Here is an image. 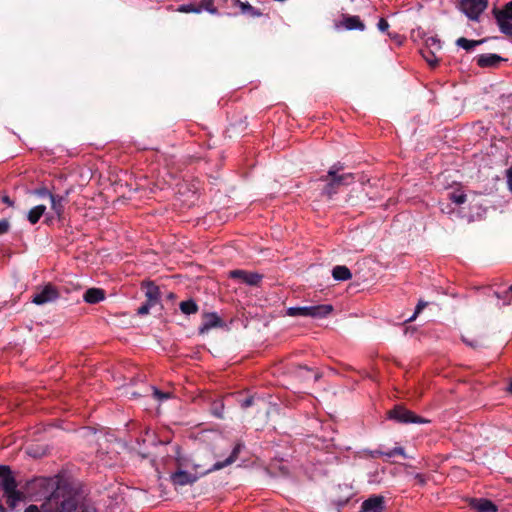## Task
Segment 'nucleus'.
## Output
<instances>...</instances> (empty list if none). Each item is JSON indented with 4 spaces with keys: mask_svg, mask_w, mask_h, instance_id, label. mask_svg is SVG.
I'll use <instances>...</instances> for the list:
<instances>
[{
    "mask_svg": "<svg viewBox=\"0 0 512 512\" xmlns=\"http://www.w3.org/2000/svg\"><path fill=\"white\" fill-rule=\"evenodd\" d=\"M343 168V164L337 162L329 168L326 175L319 178L320 181L325 182V185L322 188V194L327 196L329 199L339 191L340 187L348 186L355 180L354 174L352 173L340 174Z\"/></svg>",
    "mask_w": 512,
    "mask_h": 512,
    "instance_id": "obj_1",
    "label": "nucleus"
},
{
    "mask_svg": "<svg viewBox=\"0 0 512 512\" xmlns=\"http://www.w3.org/2000/svg\"><path fill=\"white\" fill-rule=\"evenodd\" d=\"M333 311V306L330 304H320L315 306L306 307H290L287 309L286 314L291 317L303 316L311 318H325Z\"/></svg>",
    "mask_w": 512,
    "mask_h": 512,
    "instance_id": "obj_2",
    "label": "nucleus"
},
{
    "mask_svg": "<svg viewBox=\"0 0 512 512\" xmlns=\"http://www.w3.org/2000/svg\"><path fill=\"white\" fill-rule=\"evenodd\" d=\"M51 499L55 501L59 512H74L78 506L77 496L71 491H66V488L58 487L52 493Z\"/></svg>",
    "mask_w": 512,
    "mask_h": 512,
    "instance_id": "obj_3",
    "label": "nucleus"
},
{
    "mask_svg": "<svg viewBox=\"0 0 512 512\" xmlns=\"http://www.w3.org/2000/svg\"><path fill=\"white\" fill-rule=\"evenodd\" d=\"M388 417L390 419H393L399 423H417V424H423L428 423L429 421L427 419H424L423 417L416 415L411 410L406 409L404 406L396 405L393 409H391L388 412Z\"/></svg>",
    "mask_w": 512,
    "mask_h": 512,
    "instance_id": "obj_4",
    "label": "nucleus"
},
{
    "mask_svg": "<svg viewBox=\"0 0 512 512\" xmlns=\"http://www.w3.org/2000/svg\"><path fill=\"white\" fill-rule=\"evenodd\" d=\"M488 0H461L460 8L466 16L477 21L482 12L487 8Z\"/></svg>",
    "mask_w": 512,
    "mask_h": 512,
    "instance_id": "obj_5",
    "label": "nucleus"
},
{
    "mask_svg": "<svg viewBox=\"0 0 512 512\" xmlns=\"http://www.w3.org/2000/svg\"><path fill=\"white\" fill-rule=\"evenodd\" d=\"M229 277L240 280L249 286L259 287L264 276L257 272L236 269L229 272Z\"/></svg>",
    "mask_w": 512,
    "mask_h": 512,
    "instance_id": "obj_6",
    "label": "nucleus"
},
{
    "mask_svg": "<svg viewBox=\"0 0 512 512\" xmlns=\"http://www.w3.org/2000/svg\"><path fill=\"white\" fill-rule=\"evenodd\" d=\"M354 496V492L352 487L349 485H339L331 498V503L340 511L344 506H346L349 501Z\"/></svg>",
    "mask_w": 512,
    "mask_h": 512,
    "instance_id": "obj_7",
    "label": "nucleus"
},
{
    "mask_svg": "<svg viewBox=\"0 0 512 512\" xmlns=\"http://www.w3.org/2000/svg\"><path fill=\"white\" fill-rule=\"evenodd\" d=\"M59 297V291L52 284H47L39 292H36L32 297V302L36 305H43L52 302Z\"/></svg>",
    "mask_w": 512,
    "mask_h": 512,
    "instance_id": "obj_8",
    "label": "nucleus"
},
{
    "mask_svg": "<svg viewBox=\"0 0 512 512\" xmlns=\"http://www.w3.org/2000/svg\"><path fill=\"white\" fill-rule=\"evenodd\" d=\"M224 321L215 312H207L202 315V324L200 325L199 334H205L212 328L224 327Z\"/></svg>",
    "mask_w": 512,
    "mask_h": 512,
    "instance_id": "obj_9",
    "label": "nucleus"
},
{
    "mask_svg": "<svg viewBox=\"0 0 512 512\" xmlns=\"http://www.w3.org/2000/svg\"><path fill=\"white\" fill-rule=\"evenodd\" d=\"M0 488L5 492H10L17 488L16 479L7 465H0Z\"/></svg>",
    "mask_w": 512,
    "mask_h": 512,
    "instance_id": "obj_10",
    "label": "nucleus"
},
{
    "mask_svg": "<svg viewBox=\"0 0 512 512\" xmlns=\"http://www.w3.org/2000/svg\"><path fill=\"white\" fill-rule=\"evenodd\" d=\"M385 498L382 495H373L363 501L360 512H383Z\"/></svg>",
    "mask_w": 512,
    "mask_h": 512,
    "instance_id": "obj_11",
    "label": "nucleus"
},
{
    "mask_svg": "<svg viewBox=\"0 0 512 512\" xmlns=\"http://www.w3.org/2000/svg\"><path fill=\"white\" fill-rule=\"evenodd\" d=\"M198 477L194 474H191L187 471H184L182 469H178L174 473L171 474L170 480L173 483V485L176 486H184L188 484H193L196 482Z\"/></svg>",
    "mask_w": 512,
    "mask_h": 512,
    "instance_id": "obj_12",
    "label": "nucleus"
},
{
    "mask_svg": "<svg viewBox=\"0 0 512 512\" xmlns=\"http://www.w3.org/2000/svg\"><path fill=\"white\" fill-rule=\"evenodd\" d=\"M69 190H66L64 195H50L51 209L56 214L57 218L61 220L64 215V205L68 200Z\"/></svg>",
    "mask_w": 512,
    "mask_h": 512,
    "instance_id": "obj_13",
    "label": "nucleus"
},
{
    "mask_svg": "<svg viewBox=\"0 0 512 512\" xmlns=\"http://www.w3.org/2000/svg\"><path fill=\"white\" fill-rule=\"evenodd\" d=\"M502 61L505 59L493 53L481 54L476 58V63L481 68L497 67Z\"/></svg>",
    "mask_w": 512,
    "mask_h": 512,
    "instance_id": "obj_14",
    "label": "nucleus"
},
{
    "mask_svg": "<svg viewBox=\"0 0 512 512\" xmlns=\"http://www.w3.org/2000/svg\"><path fill=\"white\" fill-rule=\"evenodd\" d=\"M241 449H242V445L236 444L235 447L233 448L231 454L225 460L217 461L216 463H214L213 466L206 471V473L220 470V469L234 463L237 460Z\"/></svg>",
    "mask_w": 512,
    "mask_h": 512,
    "instance_id": "obj_15",
    "label": "nucleus"
},
{
    "mask_svg": "<svg viewBox=\"0 0 512 512\" xmlns=\"http://www.w3.org/2000/svg\"><path fill=\"white\" fill-rule=\"evenodd\" d=\"M470 506L476 512H497V506L489 499L480 498V499H472L470 502Z\"/></svg>",
    "mask_w": 512,
    "mask_h": 512,
    "instance_id": "obj_16",
    "label": "nucleus"
},
{
    "mask_svg": "<svg viewBox=\"0 0 512 512\" xmlns=\"http://www.w3.org/2000/svg\"><path fill=\"white\" fill-rule=\"evenodd\" d=\"M142 288L145 289L147 302L156 305L160 301V289L154 282L145 281L142 283Z\"/></svg>",
    "mask_w": 512,
    "mask_h": 512,
    "instance_id": "obj_17",
    "label": "nucleus"
},
{
    "mask_svg": "<svg viewBox=\"0 0 512 512\" xmlns=\"http://www.w3.org/2000/svg\"><path fill=\"white\" fill-rule=\"evenodd\" d=\"M340 24L346 30L363 31L365 29V24L361 21L359 16H352V15L344 14Z\"/></svg>",
    "mask_w": 512,
    "mask_h": 512,
    "instance_id": "obj_18",
    "label": "nucleus"
},
{
    "mask_svg": "<svg viewBox=\"0 0 512 512\" xmlns=\"http://www.w3.org/2000/svg\"><path fill=\"white\" fill-rule=\"evenodd\" d=\"M492 14L496 22L512 21V0L507 2L501 9L494 7Z\"/></svg>",
    "mask_w": 512,
    "mask_h": 512,
    "instance_id": "obj_19",
    "label": "nucleus"
},
{
    "mask_svg": "<svg viewBox=\"0 0 512 512\" xmlns=\"http://www.w3.org/2000/svg\"><path fill=\"white\" fill-rule=\"evenodd\" d=\"M86 303L97 304L105 299V291L100 288H89L83 295Z\"/></svg>",
    "mask_w": 512,
    "mask_h": 512,
    "instance_id": "obj_20",
    "label": "nucleus"
},
{
    "mask_svg": "<svg viewBox=\"0 0 512 512\" xmlns=\"http://www.w3.org/2000/svg\"><path fill=\"white\" fill-rule=\"evenodd\" d=\"M6 497V503L11 510H14L20 502L25 500V495L21 491L14 488L10 492L4 493Z\"/></svg>",
    "mask_w": 512,
    "mask_h": 512,
    "instance_id": "obj_21",
    "label": "nucleus"
},
{
    "mask_svg": "<svg viewBox=\"0 0 512 512\" xmlns=\"http://www.w3.org/2000/svg\"><path fill=\"white\" fill-rule=\"evenodd\" d=\"M233 6L239 7L242 14L248 15L252 18L261 17L263 15L261 10L253 7L248 2H242L240 0H233Z\"/></svg>",
    "mask_w": 512,
    "mask_h": 512,
    "instance_id": "obj_22",
    "label": "nucleus"
},
{
    "mask_svg": "<svg viewBox=\"0 0 512 512\" xmlns=\"http://www.w3.org/2000/svg\"><path fill=\"white\" fill-rule=\"evenodd\" d=\"M332 276L337 281H347L352 278V273L348 267L337 265L332 270Z\"/></svg>",
    "mask_w": 512,
    "mask_h": 512,
    "instance_id": "obj_23",
    "label": "nucleus"
},
{
    "mask_svg": "<svg viewBox=\"0 0 512 512\" xmlns=\"http://www.w3.org/2000/svg\"><path fill=\"white\" fill-rule=\"evenodd\" d=\"M485 41H486V39L469 40L465 37H460L456 40V45L469 52V51L473 50L476 46H479L482 43H484Z\"/></svg>",
    "mask_w": 512,
    "mask_h": 512,
    "instance_id": "obj_24",
    "label": "nucleus"
},
{
    "mask_svg": "<svg viewBox=\"0 0 512 512\" xmlns=\"http://www.w3.org/2000/svg\"><path fill=\"white\" fill-rule=\"evenodd\" d=\"M45 211H46L45 205H37V206L33 207L28 212V215H27L28 221L32 225L38 223L40 218L44 215Z\"/></svg>",
    "mask_w": 512,
    "mask_h": 512,
    "instance_id": "obj_25",
    "label": "nucleus"
},
{
    "mask_svg": "<svg viewBox=\"0 0 512 512\" xmlns=\"http://www.w3.org/2000/svg\"><path fill=\"white\" fill-rule=\"evenodd\" d=\"M420 53L430 67L435 68L438 66L439 60L436 58L434 50L424 48L420 50Z\"/></svg>",
    "mask_w": 512,
    "mask_h": 512,
    "instance_id": "obj_26",
    "label": "nucleus"
},
{
    "mask_svg": "<svg viewBox=\"0 0 512 512\" xmlns=\"http://www.w3.org/2000/svg\"><path fill=\"white\" fill-rule=\"evenodd\" d=\"M180 310L186 315L195 314L198 311V305L193 299L182 301L179 304Z\"/></svg>",
    "mask_w": 512,
    "mask_h": 512,
    "instance_id": "obj_27",
    "label": "nucleus"
},
{
    "mask_svg": "<svg viewBox=\"0 0 512 512\" xmlns=\"http://www.w3.org/2000/svg\"><path fill=\"white\" fill-rule=\"evenodd\" d=\"M215 2H216V0H201L198 4L200 12L205 10V11L209 12L210 14L218 15L219 11L217 10V6H216Z\"/></svg>",
    "mask_w": 512,
    "mask_h": 512,
    "instance_id": "obj_28",
    "label": "nucleus"
},
{
    "mask_svg": "<svg viewBox=\"0 0 512 512\" xmlns=\"http://www.w3.org/2000/svg\"><path fill=\"white\" fill-rule=\"evenodd\" d=\"M210 411H211V413L214 416H216L218 418H222L223 417V411H224V403H223V401L220 400V399L214 400L211 403Z\"/></svg>",
    "mask_w": 512,
    "mask_h": 512,
    "instance_id": "obj_29",
    "label": "nucleus"
},
{
    "mask_svg": "<svg viewBox=\"0 0 512 512\" xmlns=\"http://www.w3.org/2000/svg\"><path fill=\"white\" fill-rule=\"evenodd\" d=\"M376 455H385L387 457H393L395 455H401L403 457H406L404 448H402V447H395V448H393L392 450H390L388 452H380V451L373 452L372 456L375 457Z\"/></svg>",
    "mask_w": 512,
    "mask_h": 512,
    "instance_id": "obj_30",
    "label": "nucleus"
},
{
    "mask_svg": "<svg viewBox=\"0 0 512 512\" xmlns=\"http://www.w3.org/2000/svg\"><path fill=\"white\" fill-rule=\"evenodd\" d=\"M466 194L464 192H461V191H453L451 193H449V199L455 203V204H463L466 202Z\"/></svg>",
    "mask_w": 512,
    "mask_h": 512,
    "instance_id": "obj_31",
    "label": "nucleus"
},
{
    "mask_svg": "<svg viewBox=\"0 0 512 512\" xmlns=\"http://www.w3.org/2000/svg\"><path fill=\"white\" fill-rule=\"evenodd\" d=\"M311 372V368L299 365L294 369L293 374L295 375V377L305 380L307 378V375L310 374Z\"/></svg>",
    "mask_w": 512,
    "mask_h": 512,
    "instance_id": "obj_32",
    "label": "nucleus"
},
{
    "mask_svg": "<svg viewBox=\"0 0 512 512\" xmlns=\"http://www.w3.org/2000/svg\"><path fill=\"white\" fill-rule=\"evenodd\" d=\"M178 12L181 13H200L198 5L195 4H182L177 8Z\"/></svg>",
    "mask_w": 512,
    "mask_h": 512,
    "instance_id": "obj_33",
    "label": "nucleus"
},
{
    "mask_svg": "<svg viewBox=\"0 0 512 512\" xmlns=\"http://www.w3.org/2000/svg\"><path fill=\"white\" fill-rule=\"evenodd\" d=\"M497 24L503 34L512 38V23L510 21H500Z\"/></svg>",
    "mask_w": 512,
    "mask_h": 512,
    "instance_id": "obj_34",
    "label": "nucleus"
},
{
    "mask_svg": "<svg viewBox=\"0 0 512 512\" xmlns=\"http://www.w3.org/2000/svg\"><path fill=\"white\" fill-rule=\"evenodd\" d=\"M425 48H429V49H432L434 51L440 50L441 49V42L436 37H429L426 40V47Z\"/></svg>",
    "mask_w": 512,
    "mask_h": 512,
    "instance_id": "obj_35",
    "label": "nucleus"
},
{
    "mask_svg": "<svg viewBox=\"0 0 512 512\" xmlns=\"http://www.w3.org/2000/svg\"><path fill=\"white\" fill-rule=\"evenodd\" d=\"M427 306V302L420 300L415 308L414 314L406 320V322H412L416 319L418 314Z\"/></svg>",
    "mask_w": 512,
    "mask_h": 512,
    "instance_id": "obj_36",
    "label": "nucleus"
},
{
    "mask_svg": "<svg viewBox=\"0 0 512 512\" xmlns=\"http://www.w3.org/2000/svg\"><path fill=\"white\" fill-rule=\"evenodd\" d=\"M32 194L39 196V197H49V198H50V195H53V193L50 192L48 190V188L45 186L34 189L32 191Z\"/></svg>",
    "mask_w": 512,
    "mask_h": 512,
    "instance_id": "obj_37",
    "label": "nucleus"
},
{
    "mask_svg": "<svg viewBox=\"0 0 512 512\" xmlns=\"http://www.w3.org/2000/svg\"><path fill=\"white\" fill-rule=\"evenodd\" d=\"M155 306L154 304L150 303V302H145L144 304H142L138 309H137V314L140 315V316H143V315H146L149 313L150 311V308Z\"/></svg>",
    "mask_w": 512,
    "mask_h": 512,
    "instance_id": "obj_38",
    "label": "nucleus"
},
{
    "mask_svg": "<svg viewBox=\"0 0 512 512\" xmlns=\"http://www.w3.org/2000/svg\"><path fill=\"white\" fill-rule=\"evenodd\" d=\"M151 390L153 391V395L159 399V400H164V399H168L170 398V393H164L162 391H160L159 389H157L156 387L154 386H151L150 387Z\"/></svg>",
    "mask_w": 512,
    "mask_h": 512,
    "instance_id": "obj_39",
    "label": "nucleus"
},
{
    "mask_svg": "<svg viewBox=\"0 0 512 512\" xmlns=\"http://www.w3.org/2000/svg\"><path fill=\"white\" fill-rule=\"evenodd\" d=\"M255 398L254 396H248L245 399L240 401V406L243 409L249 408L254 404Z\"/></svg>",
    "mask_w": 512,
    "mask_h": 512,
    "instance_id": "obj_40",
    "label": "nucleus"
},
{
    "mask_svg": "<svg viewBox=\"0 0 512 512\" xmlns=\"http://www.w3.org/2000/svg\"><path fill=\"white\" fill-rule=\"evenodd\" d=\"M377 27L380 31L386 32L389 28V23L385 18H380L378 21Z\"/></svg>",
    "mask_w": 512,
    "mask_h": 512,
    "instance_id": "obj_41",
    "label": "nucleus"
},
{
    "mask_svg": "<svg viewBox=\"0 0 512 512\" xmlns=\"http://www.w3.org/2000/svg\"><path fill=\"white\" fill-rule=\"evenodd\" d=\"M10 228L9 221L6 219L0 220V235L5 234L8 232Z\"/></svg>",
    "mask_w": 512,
    "mask_h": 512,
    "instance_id": "obj_42",
    "label": "nucleus"
},
{
    "mask_svg": "<svg viewBox=\"0 0 512 512\" xmlns=\"http://www.w3.org/2000/svg\"><path fill=\"white\" fill-rule=\"evenodd\" d=\"M462 341H463L466 345H468V346H470V347H472V348H478V347H481V344H480V342H479L478 340H469V339H467L465 336H462Z\"/></svg>",
    "mask_w": 512,
    "mask_h": 512,
    "instance_id": "obj_43",
    "label": "nucleus"
},
{
    "mask_svg": "<svg viewBox=\"0 0 512 512\" xmlns=\"http://www.w3.org/2000/svg\"><path fill=\"white\" fill-rule=\"evenodd\" d=\"M45 508V504H43L41 506V509L37 506V505H34V504H31L29 505L26 509H25V512H43V509ZM44 512H48L47 510H44Z\"/></svg>",
    "mask_w": 512,
    "mask_h": 512,
    "instance_id": "obj_44",
    "label": "nucleus"
},
{
    "mask_svg": "<svg viewBox=\"0 0 512 512\" xmlns=\"http://www.w3.org/2000/svg\"><path fill=\"white\" fill-rule=\"evenodd\" d=\"M215 3L219 11L220 8H227L229 3L233 5V0H216Z\"/></svg>",
    "mask_w": 512,
    "mask_h": 512,
    "instance_id": "obj_45",
    "label": "nucleus"
},
{
    "mask_svg": "<svg viewBox=\"0 0 512 512\" xmlns=\"http://www.w3.org/2000/svg\"><path fill=\"white\" fill-rule=\"evenodd\" d=\"M508 189L512 192V166L506 170Z\"/></svg>",
    "mask_w": 512,
    "mask_h": 512,
    "instance_id": "obj_46",
    "label": "nucleus"
},
{
    "mask_svg": "<svg viewBox=\"0 0 512 512\" xmlns=\"http://www.w3.org/2000/svg\"><path fill=\"white\" fill-rule=\"evenodd\" d=\"M474 208H476V209H477V215H478L479 217H481V216H482V214L486 212V209L482 208V206H481V205H479V204H474V205H473V204H470V210H473Z\"/></svg>",
    "mask_w": 512,
    "mask_h": 512,
    "instance_id": "obj_47",
    "label": "nucleus"
},
{
    "mask_svg": "<svg viewBox=\"0 0 512 512\" xmlns=\"http://www.w3.org/2000/svg\"><path fill=\"white\" fill-rule=\"evenodd\" d=\"M2 202L7 204L9 207H13L14 206V201L8 195H3L2 196Z\"/></svg>",
    "mask_w": 512,
    "mask_h": 512,
    "instance_id": "obj_48",
    "label": "nucleus"
},
{
    "mask_svg": "<svg viewBox=\"0 0 512 512\" xmlns=\"http://www.w3.org/2000/svg\"><path fill=\"white\" fill-rule=\"evenodd\" d=\"M512 296V285L508 288V290L505 291V304H510Z\"/></svg>",
    "mask_w": 512,
    "mask_h": 512,
    "instance_id": "obj_49",
    "label": "nucleus"
},
{
    "mask_svg": "<svg viewBox=\"0 0 512 512\" xmlns=\"http://www.w3.org/2000/svg\"><path fill=\"white\" fill-rule=\"evenodd\" d=\"M48 483V480L45 479V478H40V479H36L34 481V484L38 485V486H45L46 484Z\"/></svg>",
    "mask_w": 512,
    "mask_h": 512,
    "instance_id": "obj_50",
    "label": "nucleus"
},
{
    "mask_svg": "<svg viewBox=\"0 0 512 512\" xmlns=\"http://www.w3.org/2000/svg\"><path fill=\"white\" fill-rule=\"evenodd\" d=\"M494 295H495L498 299H500V300H502V301H503V305H506V304H505V301H506V299H505V291H504L503 293H500V292H494Z\"/></svg>",
    "mask_w": 512,
    "mask_h": 512,
    "instance_id": "obj_51",
    "label": "nucleus"
},
{
    "mask_svg": "<svg viewBox=\"0 0 512 512\" xmlns=\"http://www.w3.org/2000/svg\"><path fill=\"white\" fill-rule=\"evenodd\" d=\"M80 512H98V510L94 507H82Z\"/></svg>",
    "mask_w": 512,
    "mask_h": 512,
    "instance_id": "obj_52",
    "label": "nucleus"
},
{
    "mask_svg": "<svg viewBox=\"0 0 512 512\" xmlns=\"http://www.w3.org/2000/svg\"><path fill=\"white\" fill-rule=\"evenodd\" d=\"M145 435H146L147 437L151 438L152 443H153V444H155V440H154V436H155V435H154V433H153V432H151L149 429H147V430H146V432H145Z\"/></svg>",
    "mask_w": 512,
    "mask_h": 512,
    "instance_id": "obj_53",
    "label": "nucleus"
},
{
    "mask_svg": "<svg viewBox=\"0 0 512 512\" xmlns=\"http://www.w3.org/2000/svg\"><path fill=\"white\" fill-rule=\"evenodd\" d=\"M388 35L395 41H397L399 44L401 43V40H400V35L399 34H394L392 35L391 33H388Z\"/></svg>",
    "mask_w": 512,
    "mask_h": 512,
    "instance_id": "obj_54",
    "label": "nucleus"
},
{
    "mask_svg": "<svg viewBox=\"0 0 512 512\" xmlns=\"http://www.w3.org/2000/svg\"><path fill=\"white\" fill-rule=\"evenodd\" d=\"M321 376H322V375H321V373H320V372H315V373H314V381H315V382H316V381H318V380L321 378Z\"/></svg>",
    "mask_w": 512,
    "mask_h": 512,
    "instance_id": "obj_55",
    "label": "nucleus"
},
{
    "mask_svg": "<svg viewBox=\"0 0 512 512\" xmlns=\"http://www.w3.org/2000/svg\"><path fill=\"white\" fill-rule=\"evenodd\" d=\"M416 478H417L421 483H425V480H424L423 475H421V474H417V475H416Z\"/></svg>",
    "mask_w": 512,
    "mask_h": 512,
    "instance_id": "obj_56",
    "label": "nucleus"
},
{
    "mask_svg": "<svg viewBox=\"0 0 512 512\" xmlns=\"http://www.w3.org/2000/svg\"><path fill=\"white\" fill-rule=\"evenodd\" d=\"M508 391L512 394V380L509 383Z\"/></svg>",
    "mask_w": 512,
    "mask_h": 512,
    "instance_id": "obj_57",
    "label": "nucleus"
},
{
    "mask_svg": "<svg viewBox=\"0 0 512 512\" xmlns=\"http://www.w3.org/2000/svg\"><path fill=\"white\" fill-rule=\"evenodd\" d=\"M132 395H133V396H140V394L135 393V392H134V393H132Z\"/></svg>",
    "mask_w": 512,
    "mask_h": 512,
    "instance_id": "obj_58",
    "label": "nucleus"
}]
</instances>
